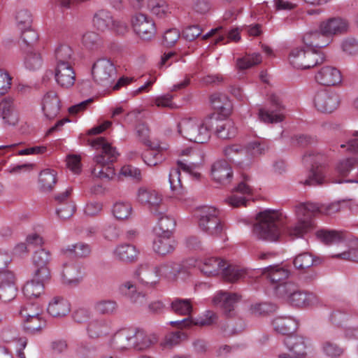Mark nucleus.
I'll list each match as a JSON object with an SVG mask.
<instances>
[{
    "instance_id": "21",
    "label": "nucleus",
    "mask_w": 358,
    "mask_h": 358,
    "mask_svg": "<svg viewBox=\"0 0 358 358\" xmlns=\"http://www.w3.org/2000/svg\"><path fill=\"white\" fill-rule=\"evenodd\" d=\"M211 176L216 183L227 185L232 180L233 171L231 166L226 160L220 159L213 164Z\"/></svg>"
},
{
    "instance_id": "7",
    "label": "nucleus",
    "mask_w": 358,
    "mask_h": 358,
    "mask_svg": "<svg viewBox=\"0 0 358 358\" xmlns=\"http://www.w3.org/2000/svg\"><path fill=\"white\" fill-rule=\"evenodd\" d=\"M326 160L327 157L324 155L315 151H309L303 155V162L311 166L308 177L303 182L305 185L311 186L324 183Z\"/></svg>"
},
{
    "instance_id": "26",
    "label": "nucleus",
    "mask_w": 358,
    "mask_h": 358,
    "mask_svg": "<svg viewBox=\"0 0 358 358\" xmlns=\"http://www.w3.org/2000/svg\"><path fill=\"white\" fill-rule=\"evenodd\" d=\"M224 157L234 164L243 167L250 164V159L246 157V151L242 145L233 144L225 146L223 149Z\"/></svg>"
},
{
    "instance_id": "47",
    "label": "nucleus",
    "mask_w": 358,
    "mask_h": 358,
    "mask_svg": "<svg viewBox=\"0 0 358 358\" xmlns=\"http://www.w3.org/2000/svg\"><path fill=\"white\" fill-rule=\"evenodd\" d=\"M113 24V16L106 10H100L94 16L93 24L101 31L109 30Z\"/></svg>"
},
{
    "instance_id": "22",
    "label": "nucleus",
    "mask_w": 358,
    "mask_h": 358,
    "mask_svg": "<svg viewBox=\"0 0 358 358\" xmlns=\"http://www.w3.org/2000/svg\"><path fill=\"white\" fill-rule=\"evenodd\" d=\"M315 78L318 83L327 86H336L342 81L341 71L331 66H324L320 69Z\"/></svg>"
},
{
    "instance_id": "46",
    "label": "nucleus",
    "mask_w": 358,
    "mask_h": 358,
    "mask_svg": "<svg viewBox=\"0 0 358 358\" xmlns=\"http://www.w3.org/2000/svg\"><path fill=\"white\" fill-rule=\"evenodd\" d=\"M56 65L72 64L73 62V50L67 44H59L55 50Z\"/></svg>"
},
{
    "instance_id": "10",
    "label": "nucleus",
    "mask_w": 358,
    "mask_h": 358,
    "mask_svg": "<svg viewBox=\"0 0 358 358\" xmlns=\"http://www.w3.org/2000/svg\"><path fill=\"white\" fill-rule=\"evenodd\" d=\"M271 107L269 109L261 108L259 109V119L264 123L281 122L285 119V106L282 103L280 97L275 94L269 96Z\"/></svg>"
},
{
    "instance_id": "5",
    "label": "nucleus",
    "mask_w": 358,
    "mask_h": 358,
    "mask_svg": "<svg viewBox=\"0 0 358 358\" xmlns=\"http://www.w3.org/2000/svg\"><path fill=\"white\" fill-rule=\"evenodd\" d=\"M199 227L206 234L220 237L224 233L225 226L219 216V210L213 206H202L199 209Z\"/></svg>"
},
{
    "instance_id": "64",
    "label": "nucleus",
    "mask_w": 358,
    "mask_h": 358,
    "mask_svg": "<svg viewBox=\"0 0 358 358\" xmlns=\"http://www.w3.org/2000/svg\"><path fill=\"white\" fill-rule=\"evenodd\" d=\"M336 258L358 262V241L352 242L348 251L335 255Z\"/></svg>"
},
{
    "instance_id": "29",
    "label": "nucleus",
    "mask_w": 358,
    "mask_h": 358,
    "mask_svg": "<svg viewBox=\"0 0 358 358\" xmlns=\"http://www.w3.org/2000/svg\"><path fill=\"white\" fill-rule=\"evenodd\" d=\"M138 254L139 251L137 248L129 243L117 245L113 251V256L115 259L126 264L136 262Z\"/></svg>"
},
{
    "instance_id": "50",
    "label": "nucleus",
    "mask_w": 358,
    "mask_h": 358,
    "mask_svg": "<svg viewBox=\"0 0 358 358\" xmlns=\"http://www.w3.org/2000/svg\"><path fill=\"white\" fill-rule=\"evenodd\" d=\"M222 274L227 281L234 282L243 278L246 275V270L238 266L231 265L227 263Z\"/></svg>"
},
{
    "instance_id": "60",
    "label": "nucleus",
    "mask_w": 358,
    "mask_h": 358,
    "mask_svg": "<svg viewBox=\"0 0 358 358\" xmlns=\"http://www.w3.org/2000/svg\"><path fill=\"white\" fill-rule=\"evenodd\" d=\"M82 44L87 50L97 49L100 44L101 40L99 36L94 31H87L83 35Z\"/></svg>"
},
{
    "instance_id": "61",
    "label": "nucleus",
    "mask_w": 358,
    "mask_h": 358,
    "mask_svg": "<svg viewBox=\"0 0 358 358\" xmlns=\"http://www.w3.org/2000/svg\"><path fill=\"white\" fill-rule=\"evenodd\" d=\"M315 262L312 255L303 252L295 257L294 265L296 268L303 270L313 266Z\"/></svg>"
},
{
    "instance_id": "63",
    "label": "nucleus",
    "mask_w": 358,
    "mask_h": 358,
    "mask_svg": "<svg viewBox=\"0 0 358 358\" xmlns=\"http://www.w3.org/2000/svg\"><path fill=\"white\" fill-rule=\"evenodd\" d=\"M17 288L15 283L0 285V300L8 302L15 298Z\"/></svg>"
},
{
    "instance_id": "3",
    "label": "nucleus",
    "mask_w": 358,
    "mask_h": 358,
    "mask_svg": "<svg viewBox=\"0 0 358 358\" xmlns=\"http://www.w3.org/2000/svg\"><path fill=\"white\" fill-rule=\"evenodd\" d=\"M217 122L213 116L200 120L193 117L180 119L176 124V131L182 138L196 143H205L210 138V131Z\"/></svg>"
},
{
    "instance_id": "12",
    "label": "nucleus",
    "mask_w": 358,
    "mask_h": 358,
    "mask_svg": "<svg viewBox=\"0 0 358 358\" xmlns=\"http://www.w3.org/2000/svg\"><path fill=\"white\" fill-rule=\"evenodd\" d=\"M134 277L140 285L148 288H154L159 283L157 265L148 262L138 266Z\"/></svg>"
},
{
    "instance_id": "52",
    "label": "nucleus",
    "mask_w": 358,
    "mask_h": 358,
    "mask_svg": "<svg viewBox=\"0 0 358 358\" xmlns=\"http://www.w3.org/2000/svg\"><path fill=\"white\" fill-rule=\"evenodd\" d=\"M133 212V208L129 202H116L113 207V214L119 220L129 219Z\"/></svg>"
},
{
    "instance_id": "17",
    "label": "nucleus",
    "mask_w": 358,
    "mask_h": 358,
    "mask_svg": "<svg viewBox=\"0 0 358 358\" xmlns=\"http://www.w3.org/2000/svg\"><path fill=\"white\" fill-rule=\"evenodd\" d=\"M24 331L34 334L45 325V321L41 316V309L39 305L35 304L34 307L24 306Z\"/></svg>"
},
{
    "instance_id": "2",
    "label": "nucleus",
    "mask_w": 358,
    "mask_h": 358,
    "mask_svg": "<svg viewBox=\"0 0 358 358\" xmlns=\"http://www.w3.org/2000/svg\"><path fill=\"white\" fill-rule=\"evenodd\" d=\"M274 330L282 335H287L284 343L288 352H280L278 358H306V344L303 336L292 335L298 327L297 321L291 317H279L273 321Z\"/></svg>"
},
{
    "instance_id": "36",
    "label": "nucleus",
    "mask_w": 358,
    "mask_h": 358,
    "mask_svg": "<svg viewBox=\"0 0 358 358\" xmlns=\"http://www.w3.org/2000/svg\"><path fill=\"white\" fill-rule=\"evenodd\" d=\"M0 113L2 117L9 124H15L18 122L16 103L11 97H6L0 102Z\"/></svg>"
},
{
    "instance_id": "44",
    "label": "nucleus",
    "mask_w": 358,
    "mask_h": 358,
    "mask_svg": "<svg viewBox=\"0 0 358 358\" xmlns=\"http://www.w3.org/2000/svg\"><path fill=\"white\" fill-rule=\"evenodd\" d=\"M217 120L214 123L216 125V134L220 138H231L236 136V128L231 120H218L217 116L213 115Z\"/></svg>"
},
{
    "instance_id": "14",
    "label": "nucleus",
    "mask_w": 358,
    "mask_h": 358,
    "mask_svg": "<svg viewBox=\"0 0 358 358\" xmlns=\"http://www.w3.org/2000/svg\"><path fill=\"white\" fill-rule=\"evenodd\" d=\"M114 331L111 319L99 316L92 318L86 326V333L92 339L103 338L109 336Z\"/></svg>"
},
{
    "instance_id": "13",
    "label": "nucleus",
    "mask_w": 358,
    "mask_h": 358,
    "mask_svg": "<svg viewBox=\"0 0 358 358\" xmlns=\"http://www.w3.org/2000/svg\"><path fill=\"white\" fill-rule=\"evenodd\" d=\"M340 96L334 91L322 90L317 91L313 97V104L319 112L331 113L340 105Z\"/></svg>"
},
{
    "instance_id": "20",
    "label": "nucleus",
    "mask_w": 358,
    "mask_h": 358,
    "mask_svg": "<svg viewBox=\"0 0 358 358\" xmlns=\"http://www.w3.org/2000/svg\"><path fill=\"white\" fill-rule=\"evenodd\" d=\"M348 27V21L338 17L329 18L320 24V30L331 40L334 36L346 33Z\"/></svg>"
},
{
    "instance_id": "58",
    "label": "nucleus",
    "mask_w": 358,
    "mask_h": 358,
    "mask_svg": "<svg viewBox=\"0 0 358 358\" xmlns=\"http://www.w3.org/2000/svg\"><path fill=\"white\" fill-rule=\"evenodd\" d=\"M267 150L268 146L264 141H254L249 143L245 148L246 157H249L251 160L252 157L264 154Z\"/></svg>"
},
{
    "instance_id": "51",
    "label": "nucleus",
    "mask_w": 358,
    "mask_h": 358,
    "mask_svg": "<svg viewBox=\"0 0 358 358\" xmlns=\"http://www.w3.org/2000/svg\"><path fill=\"white\" fill-rule=\"evenodd\" d=\"M316 236L326 245L337 243L344 238L342 232L335 230L321 229L316 232Z\"/></svg>"
},
{
    "instance_id": "27",
    "label": "nucleus",
    "mask_w": 358,
    "mask_h": 358,
    "mask_svg": "<svg viewBox=\"0 0 358 358\" xmlns=\"http://www.w3.org/2000/svg\"><path fill=\"white\" fill-rule=\"evenodd\" d=\"M118 290L121 296L132 303L141 306L147 301L146 294L138 291L136 284L132 281L128 280L122 283Z\"/></svg>"
},
{
    "instance_id": "48",
    "label": "nucleus",
    "mask_w": 358,
    "mask_h": 358,
    "mask_svg": "<svg viewBox=\"0 0 358 358\" xmlns=\"http://www.w3.org/2000/svg\"><path fill=\"white\" fill-rule=\"evenodd\" d=\"M263 274L271 281V283H279L287 279L289 276V271L287 269L278 266H271L263 271Z\"/></svg>"
},
{
    "instance_id": "59",
    "label": "nucleus",
    "mask_w": 358,
    "mask_h": 358,
    "mask_svg": "<svg viewBox=\"0 0 358 358\" xmlns=\"http://www.w3.org/2000/svg\"><path fill=\"white\" fill-rule=\"evenodd\" d=\"M186 338L187 335L180 331L171 332L165 336L161 345L164 348H171Z\"/></svg>"
},
{
    "instance_id": "55",
    "label": "nucleus",
    "mask_w": 358,
    "mask_h": 358,
    "mask_svg": "<svg viewBox=\"0 0 358 358\" xmlns=\"http://www.w3.org/2000/svg\"><path fill=\"white\" fill-rule=\"evenodd\" d=\"M148 8L159 17H163L170 13L169 6L164 0H148Z\"/></svg>"
},
{
    "instance_id": "42",
    "label": "nucleus",
    "mask_w": 358,
    "mask_h": 358,
    "mask_svg": "<svg viewBox=\"0 0 358 358\" xmlns=\"http://www.w3.org/2000/svg\"><path fill=\"white\" fill-rule=\"evenodd\" d=\"M43 64V58L38 50L35 48H24V68L28 71H36Z\"/></svg>"
},
{
    "instance_id": "53",
    "label": "nucleus",
    "mask_w": 358,
    "mask_h": 358,
    "mask_svg": "<svg viewBox=\"0 0 358 358\" xmlns=\"http://www.w3.org/2000/svg\"><path fill=\"white\" fill-rule=\"evenodd\" d=\"M62 251L65 255H74L78 257H84L90 254L91 248L86 243H78L63 248Z\"/></svg>"
},
{
    "instance_id": "4",
    "label": "nucleus",
    "mask_w": 358,
    "mask_h": 358,
    "mask_svg": "<svg viewBox=\"0 0 358 358\" xmlns=\"http://www.w3.org/2000/svg\"><path fill=\"white\" fill-rule=\"evenodd\" d=\"M92 146L99 152L94 157L96 166L92 170V174L101 179H112L115 173L110 164L115 162L119 156L116 148L113 147L103 137L94 138L92 141Z\"/></svg>"
},
{
    "instance_id": "57",
    "label": "nucleus",
    "mask_w": 358,
    "mask_h": 358,
    "mask_svg": "<svg viewBox=\"0 0 358 358\" xmlns=\"http://www.w3.org/2000/svg\"><path fill=\"white\" fill-rule=\"evenodd\" d=\"M43 243V238L38 233L31 232L27 236L24 243V252L37 250L38 248H41Z\"/></svg>"
},
{
    "instance_id": "56",
    "label": "nucleus",
    "mask_w": 358,
    "mask_h": 358,
    "mask_svg": "<svg viewBox=\"0 0 358 358\" xmlns=\"http://www.w3.org/2000/svg\"><path fill=\"white\" fill-rule=\"evenodd\" d=\"M262 62V57L259 53L247 54L238 58L236 61V66L239 70H245L251 68Z\"/></svg>"
},
{
    "instance_id": "43",
    "label": "nucleus",
    "mask_w": 358,
    "mask_h": 358,
    "mask_svg": "<svg viewBox=\"0 0 358 358\" xmlns=\"http://www.w3.org/2000/svg\"><path fill=\"white\" fill-rule=\"evenodd\" d=\"M317 301V296L313 293L307 292L298 288L289 303L297 307H306L314 305Z\"/></svg>"
},
{
    "instance_id": "33",
    "label": "nucleus",
    "mask_w": 358,
    "mask_h": 358,
    "mask_svg": "<svg viewBox=\"0 0 358 358\" xmlns=\"http://www.w3.org/2000/svg\"><path fill=\"white\" fill-rule=\"evenodd\" d=\"M150 147L142 155L143 162L150 166H154L165 159L166 147H162L158 143L148 144Z\"/></svg>"
},
{
    "instance_id": "39",
    "label": "nucleus",
    "mask_w": 358,
    "mask_h": 358,
    "mask_svg": "<svg viewBox=\"0 0 358 358\" xmlns=\"http://www.w3.org/2000/svg\"><path fill=\"white\" fill-rule=\"evenodd\" d=\"M210 102L213 108L224 117L230 115L232 109L231 101L228 96L222 93H215L210 96Z\"/></svg>"
},
{
    "instance_id": "35",
    "label": "nucleus",
    "mask_w": 358,
    "mask_h": 358,
    "mask_svg": "<svg viewBox=\"0 0 358 358\" xmlns=\"http://www.w3.org/2000/svg\"><path fill=\"white\" fill-rule=\"evenodd\" d=\"M157 267L159 280L162 278L169 282L176 281L178 275L184 270L182 264L174 262H168L157 265Z\"/></svg>"
},
{
    "instance_id": "19",
    "label": "nucleus",
    "mask_w": 358,
    "mask_h": 358,
    "mask_svg": "<svg viewBox=\"0 0 358 358\" xmlns=\"http://www.w3.org/2000/svg\"><path fill=\"white\" fill-rule=\"evenodd\" d=\"M227 262L217 257H208L203 260L196 261L194 266L198 267L202 273L208 277H213L222 273Z\"/></svg>"
},
{
    "instance_id": "9",
    "label": "nucleus",
    "mask_w": 358,
    "mask_h": 358,
    "mask_svg": "<svg viewBox=\"0 0 358 358\" xmlns=\"http://www.w3.org/2000/svg\"><path fill=\"white\" fill-rule=\"evenodd\" d=\"M50 278H43L41 275L34 273L33 278L24 285V306L34 307L39 305L38 299L44 294L45 284Z\"/></svg>"
},
{
    "instance_id": "11",
    "label": "nucleus",
    "mask_w": 358,
    "mask_h": 358,
    "mask_svg": "<svg viewBox=\"0 0 358 358\" xmlns=\"http://www.w3.org/2000/svg\"><path fill=\"white\" fill-rule=\"evenodd\" d=\"M198 165L195 163L187 164L182 161H178L176 167L171 169L169 175V180L170 187L172 191L178 193L182 192V185L180 179V171L190 175L193 178L199 180L201 177V173L196 171Z\"/></svg>"
},
{
    "instance_id": "24",
    "label": "nucleus",
    "mask_w": 358,
    "mask_h": 358,
    "mask_svg": "<svg viewBox=\"0 0 358 358\" xmlns=\"http://www.w3.org/2000/svg\"><path fill=\"white\" fill-rule=\"evenodd\" d=\"M132 350L144 351L158 342V336L155 334H148L143 329L134 327Z\"/></svg>"
},
{
    "instance_id": "40",
    "label": "nucleus",
    "mask_w": 358,
    "mask_h": 358,
    "mask_svg": "<svg viewBox=\"0 0 358 358\" xmlns=\"http://www.w3.org/2000/svg\"><path fill=\"white\" fill-rule=\"evenodd\" d=\"M57 182L56 170L47 168L42 170L38 176V187L43 192H50L53 189Z\"/></svg>"
},
{
    "instance_id": "1",
    "label": "nucleus",
    "mask_w": 358,
    "mask_h": 358,
    "mask_svg": "<svg viewBox=\"0 0 358 358\" xmlns=\"http://www.w3.org/2000/svg\"><path fill=\"white\" fill-rule=\"evenodd\" d=\"M340 206L337 203L325 207H320L313 203H300L295 208L298 222L292 227H286L287 217L281 210L266 209L257 215L253 233L259 239L268 241L278 240L282 232L292 238H300L315 227L313 217L317 213L330 215L338 212Z\"/></svg>"
},
{
    "instance_id": "54",
    "label": "nucleus",
    "mask_w": 358,
    "mask_h": 358,
    "mask_svg": "<svg viewBox=\"0 0 358 358\" xmlns=\"http://www.w3.org/2000/svg\"><path fill=\"white\" fill-rule=\"evenodd\" d=\"M171 310L176 314L190 317L193 307L189 299H176L171 302Z\"/></svg>"
},
{
    "instance_id": "28",
    "label": "nucleus",
    "mask_w": 358,
    "mask_h": 358,
    "mask_svg": "<svg viewBox=\"0 0 358 358\" xmlns=\"http://www.w3.org/2000/svg\"><path fill=\"white\" fill-rule=\"evenodd\" d=\"M217 320V315L210 310H207L206 313L199 317L198 318L194 320L192 317H186L182 320L178 321H172L171 322V324L173 327H190L193 325L196 326H210L215 322H216Z\"/></svg>"
},
{
    "instance_id": "34",
    "label": "nucleus",
    "mask_w": 358,
    "mask_h": 358,
    "mask_svg": "<svg viewBox=\"0 0 358 358\" xmlns=\"http://www.w3.org/2000/svg\"><path fill=\"white\" fill-rule=\"evenodd\" d=\"M303 41L306 46L316 50V48L327 46L331 42V39L327 38V36L319 29L306 33L303 37Z\"/></svg>"
},
{
    "instance_id": "37",
    "label": "nucleus",
    "mask_w": 358,
    "mask_h": 358,
    "mask_svg": "<svg viewBox=\"0 0 358 358\" xmlns=\"http://www.w3.org/2000/svg\"><path fill=\"white\" fill-rule=\"evenodd\" d=\"M48 313L54 317L66 315L71 310L69 302L63 297L55 296L49 302Z\"/></svg>"
},
{
    "instance_id": "49",
    "label": "nucleus",
    "mask_w": 358,
    "mask_h": 358,
    "mask_svg": "<svg viewBox=\"0 0 358 358\" xmlns=\"http://www.w3.org/2000/svg\"><path fill=\"white\" fill-rule=\"evenodd\" d=\"M298 288L299 287L296 284L290 282L280 283L274 287L276 296L288 302H289L292 296Z\"/></svg>"
},
{
    "instance_id": "15",
    "label": "nucleus",
    "mask_w": 358,
    "mask_h": 358,
    "mask_svg": "<svg viewBox=\"0 0 358 358\" xmlns=\"http://www.w3.org/2000/svg\"><path fill=\"white\" fill-rule=\"evenodd\" d=\"M131 25L136 34L143 40H150L156 34V26L152 17L138 13L131 17Z\"/></svg>"
},
{
    "instance_id": "45",
    "label": "nucleus",
    "mask_w": 358,
    "mask_h": 358,
    "mask_svg": "<svg viewBox=\"0 0 358 358\" xmlns=\"http://www.w3.org/2000/svg\"><path fill=\"white\" fill-rule=\"evenodd\" d=\"M118 308L117 302L113 299H100L96 301L94 305V310L102 317L117 314Z\"/></svg>"
},
{
    "instance_id": "23",
    "label": "nucleus",
    "mask_w": 358,
    "mask_h": 358,
    "mask_svg": "<svg viewBox=\"0 0 358 358\" xmlns=\"http://www.w3.org/2000/svg\"><path fill=\"white\" fill-rule=\"evenodd\" d=\"M51 259L52 255L49 250L44 248L35 250L32 257V263L36 268L34 273L41 275L45 278H50V272L48 264Z\"/></svg>"
},
{
    "instance_id": "8",
    "label": "nucleus",
    "mask_w": 358,
    "mask_h": 358,
    "mask_svg": "<svg viewBox=\"0 0 358 358\" xmlns=\"http://www.w3.org/2000/svg\"><path fill=\"white\" fill-rule=\"evenodd\" d=\"M136 201L140 205L147 207L152 215H161L167 211L162 194L155 189L139 187L136 193Z\"/></svg>"
},
{
    "instance_id": "16",
    "label": "nucleus",
    "mask_w": 358,
    "mask_h": 358,
    "mask_svg": "<svg viewBox=\"0 0 358 358\" xmlns=\"http://www.w3.org/2000/svg\"><path fill=\"white\" fill-rule=\"evenodd\" d=\"M92 73L94 80L100 85L110 84L115 78L116 71L113 63L108 59H99L93 65Z\"/></svg>"
},
{
    "instance_id": "41",
    "label": "nucleus",
    "mask_w": 358,
    "mask_h": 358,
    "mask_svg": "<svg viewBox=\"0 0 358 358\" xmlns=\"http://www.w3.org/2000/svg\"><path fill=\"white\" fill-rule=\"evenodd\" d=\"M165 211L161 215H153L157 219V225L154 228V234H172L176 226L174 218L168 216Z\"/></svg>"
},
{
    "instance_id": "30",
    "label": "nucleus",
    "mask_w": 358,
    "mask_h": 358,
    "mask_svg": "<svg viewBox=\"0 0 358 358\" xmlns=\"http://www.w3.org/2000/svg\"><path fill=\"white\" fill-rule=\"evenodd\" d=\"M55 77L61 87L69 88L73 86L76 81V73L72 64L56 65Z\"/></svg>"
},
{
    "instance_id": "31",
    "label": "nucleus",
    "mask_w": 358,
    "mask_h": 358,
    "mask_svg": "<svg viewBox=\"0 0 358 358\" xmlns=\"http://www.w3.org/2000/svg\"><path fill=\"white\" fill-rule=\"evenodd\" d=\"M176 247V242L172 234L155 235L152 249L159 255H166L173 252Z\"/></svg>"
},
{
    "instance_id": "6",
    "label": "nucleus",
    "mask_w": 358,
    "mask_h": 358,
    "mask_svg": "<svg viewBox=\"0 0 358 358\" xmlns=\"http://www.w3.org/2000/svg\"><path fill=\"white\" fill-rule=\"evenodd\" d=\"M324 57L322 53L307 46L292 49L289 55L290 64L298 69H308L322 63Z\"/></svg>"
},
{
    "instance_id": "62",
    "label": "nucleus",
    "mask_w": 358,
    "mask_h": 358,
    "mask_svg": "<svg viewBox=\"0 0 358 358\" xmlns=\"http://www.w3.org/2000/svg\"><path fill=\"white\" fill-rule=\"evenodd\" d=\"M322 352L325 355L334 358L342 355L344 350L336 343L327 341L322 344Z\"/></svg>"
},
{
    "instance_id": "32",
    "label": "nucleus",
    "mask_w": 358,
    "mask_h": 358,
    "mask_svg": "<svg viewBox=\"0 0 358 358\" xmlns=\"http://www.w3.org/2000/svg\"><path fill=\"white\" fill-rule=\"evenodd\" d=\"M239 300L240 296L237 294L220 291L214 296L213 303L221 308L226 314H230Z\"/></svg>"
},
{
    "instance_id": "38",
    "label": "nucleus",
    "mask_w": 358,
    "mask_h": 358,
    "mask_svg": "<svg viewBox=\"0 0 358 358\" xmlns=\"http://www.w3.org/2000/svg\"><path fill=\"white\" fill-rule=\"evenodd\" d=\"M32 15L28 10H24V44L25 49L34 48L33 45L38 40V34L31 27Z\"/></svg>"
},
{
    "instance_id": "25",
    "label": "nucleus",
    "mask_w": 358,
    "mask_h": 358,
    "mask_svg": "<svg viewBox=\"0 0 358 358\" xmlns=\"http://www.w3.org/2000/svg\"><path fill=\"white\" fill-rule=\"evenodd\" d=\"M61 101L56 92L50 90L45 94L42 100V110L48 120L55 118L59 113Z\"/></svg>"
},
{
    "instance_id": "18",
    "label": "nucleus",
    "mask_w": 358,
    "mask_h": 358,
    "mask_svg": "<svg viewBox=\"0 0 358 358\" xmlns=\"http://www.w3.org/2000/svg\"><path fill=\"white\" fill-rule=\"evenodd\" d=\"M134 332V327L120 329L111 337L110 346L120 352L132 350Z\"/></svg>"
}]
</instances>
